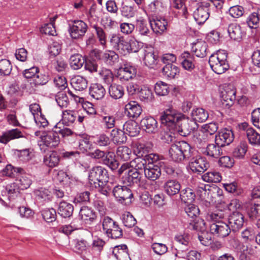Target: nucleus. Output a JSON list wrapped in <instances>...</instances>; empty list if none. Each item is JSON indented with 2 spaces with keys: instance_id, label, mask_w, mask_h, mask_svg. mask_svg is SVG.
Listing matches in <instances>:
<instances>
[{
  "instance_id": "1",
  "label": "nucleus",
  "mask_w": 260,
  "mask_h": 260,
  "mask_svg": "<svg viewBox=\"0 0 260 260\" xmlns=\"http://www.w3.org/2000/svg\"><path fill=\"white\" fill-rule=\"evenodd\" d=\"M146 159L137 157L128 162L124 163L118 170V174H124L122 181L127 185L140 183L142 173L146 167Z\"/></svg>"
},
{
  "instance_id": "2",
  "label": "nucleus",
  "mask_w": 260,
  "mask_h": 260,
  "mask_svg": "<svg viewBox=\"0 0 260 260\" xmlns=\"http://www.w3.org/2000/svg\"><path fill=\"white\" fill-rule=\"evenodd\" d=\"M183 117V115L173 108H170L163 112L160 117V120L162 125L166 126L171 133H175L178 124ZM170 133H167L163 139L169 143L170 142Z\"/></svg>"
},
{
  "instance_id": "3",
  "label": "nucleus",
  "mask_w": 260,
  "mask_h": 260,
  "mask_svg": "<svg viewBox=\"0 0 260 260\" xmlns=\"http://www.w3.org/2000/svg\"><path fill=\"white\" fill-rule=\"evenodd\" d=\"M191 148L185 141L177 142L171 145L169 150L170 158L174 161L180 162L191 157Z\"/></svg>"
},
{
  "instance_id": "4",
  "label": "nucleus",
  "mask_w": 260,
  "mask_h": 260,
  "mask_svg": "<svg viewBox=\"0 0 260 260\" xmlns=\"http://www.w3.org/2000/svg\"><path fill=\"white\" fill-rule=\"evenodd\" d=\"M228 53L225 50H218L212 54L209 59V63L213 72L221 74L227 71L230 66L228 61Z\"/></svg>"
},
{
  "instance_id": "5",
  "label": "nucleus",
  "mask_w": 260,
  "mask_h": 260,
  "mask_svg": "<svg viewBox=\"0 0 260 260\" xmlns=\"http://www.w3.org/2000/svg\"><path fill=\"white\" fill-rule=\"evenodd\" d=\"M104 233L108 238L117 239L122 237L123 231L117 222L109 216H105L102 220Z\"/></svg>"
},
{
  "instance_id": "6",
  "label": "nucleus",
  "mask_w": 260,
  "mask_h": 260,
  "mask_svg": "<svg viewBox=\"0 0 260 260\" xmlns=\"http://www.w3.org/2000/svg\"><path fill=\"white\" fill-rule=\"evenodd\" d=\"M89 181L95 187L108 182V174L106 169L102 166H95L90 170L88 175Z\"/></svg>"
},
{
  "instance_id": "7",
  "label": "nucleus",
  "mask_w": 260,
  "mask_h": 260,
  "mask_svg": "<svg viewBox=\"0 0 260 260\" xmlns=\"http://www.w3.org/2000/svg\"><path fill=\"white\" fill-rule=\"evenodd\" d=\"M88 26L82 20H74L70 24L69 32L73 39H81L87 30Z\"/></svg>"
},
{
  "instance_id": "8",
  "label": "nucleus",
  "mask_w": 260,
  "mask_h": 260,
  "mask_svg": "<svg viewBox=\"0 0 260 260\" xmlns=\"http://www.w3.org/2000/svg\"><path fill=\"white\" fill-rule=\"evenodd\" d=\"M236 90L232 85L225 86L220 91L221 101L225 107L230 108L236 100Z\"/></svg>"
},
{
  "instance_id": "9",
  "label": "nucleus",
  "mask_w": 260,
  "mask_h": 260,
  "mask_svg": "<svg viewBox=\"0 0 260 260\" xmlns=\"http://www.w3.org/2000/svg\"><path fill=\"white\" fill-rule=\"evenodd\" d=\"M209 167L206 158L199 155L190 158L188 164V167L193 172L198 173L204 172Z\"/></svg>"
},
{
  "instance_id": "10",
  "label": "nucleus",
  "mask_w": 260,
  "mask_h": 260,
  "mask_svg": "<svg viewBox=\"0 0 260 260\" xmlns=\"http://www.w3.org/2000/svg\"><path fill=\"white\" fill-rule=\"evenodd\" d=\"M137 69L131 62H125L120 67L117 72V76L121 81H128L135 77Z\"/></svg>"
},
{
  "instance_id": "11",
  "label": "nucleus",
  "mask_w": 260,
  "mask_h": 260,
  "mask_svg": "<svg viewBox=\"0 0 260 260\" xmlns=\"http://www.w3.org/2000/svg\"><path fill=\"white\" fill-rule=\"evenodd\" d=\"M210 12V5L203 2L194 11L193 18L198 24H202L209 18Z\"/></svg>"
},
{
  "instance_id": "12",
  "label": "nucleus",
  "mask_w": 260,
  "mask_h": 260,
  "mask_svg": "<svg viewBox=\"0 0 260 260\" xmlns=\"http://www.w3.org/2000/svg\"><path fill=\"white\" fill-rule=\"evenodd\" d=\"M209 229L211 234L219 238L227 237L232 230L229 225L224 221L210 223Z\"/></svg>"
},
{
  "instance_id": "13",
  "label": "nucleus",
  "mask_w": 260,
  "mask_h": 260,
  "mask_svg": "<svg viewBox=\"0 0 260 260\" xmlns=\"http://www.w3.org/2000/svg\"><path fill=\"white\" fill-rule=\"evenodd\" d=\"M197 127L198 124L194 121L185 119L183 115V117L181 118L179 124L177 125L175 132H178L182 136H186Z\"/></svg>"
},
{
  "instance_id": "14",
  "label": "nucleus",
  "mask_w": 260,
  "mask_h": 260,
  "mask_svg": "<svg viewBox=\"0 0 260 260\" xmlns=\"http://www.w3.org/2000/svg\"><path fill=\"white\" fill-rule=\"evenodd\" d=\"M40 146L45 145L49 148H55L59 143L60 139L55 129L48 132L46 134L41 137Z\"/></svg>"
},
{
  "instance_id": "15",
  "label": "nucleus",
  "mask_w": 260,
  "mask_h": 260,
  "mask_svg": "<svg viewBox=\"0 0 260 260\" xmlns=\"http://www.w3.org/2000/svg\"><path fill=\"white\" fill-rule=\"evenodd\" d=\"M113 194L117 200L121 203L133 197L131 190L126 186H115L113 189Z\"/></svg>"
},
{
  "instance_id": "16",
  "label": "nucleus",
  "mask_w": 260,
  "mask_h": 260,
  "mask_svg": "<svg viewBox=\"0 0 260 260\" xmlns=\"http://www.w3.org/2000/svg\"><path fill=\"white\" fill-rule=\"evenodd\" d=\"M233 140L234 134L233 132L226 128L219 132L215 138V143L222 147L229 145L233 142Z\"/></svg>"
},
{
  "instance_id": "17",
  "label": "nucleus",
  "mask_w": 260,
  "mask_h": 260,
  "mask_svg": "<svg viewBox=\"0 0 260 260\" xmlns=\"http://www.w3.org/2000/svg\"><path fill=\"white\" fill-rule=\"evenodd\" d=\"M150 26L153 31L157 35H161L167 29L168 22L160 17H155L149 20Z\"/></svg>"
},
{
  "instance_id": "18",
  "label": "nucleus",
  "mask_w": 260,
  "mask_h": 260,
  "mask_svg": "<svg viewBox=\"0 0 260 260\" xmlns=\"http://www.w3.org/2000/svg\"><path fill=\"white\" fill-rule=\"evenodd\" d=\"M140 49L138 42L134 39L126 41L123 39L118 50L124 55L131 52H137Z\"/></svg>"
},
{
  "instance_id": "19",
  "label": "nucleus",
  "mask_w": 260,
  "mask_h": 260,
  "mask_svg": "<svg viewBox=\"0 0 260 260\" xmlns=\"http://www.w3.org/2000/svg\"><path fill=\"white\" fill-rule=\"evenodd\" d=\"M142 111L140 105L135 101L128 102L124 106V113L129 118H138Z\"/></svg>"
},
{
  "instance_id": "20",
  "label": "nucleus",
  "mask_w": 260,
  "mask_h": 260,
  "mask_svg": "<svg viewBox=\"0 0 260 260\" xmlns=\"http://www.w3.org/2000/svg\"><path fill=\"white\" fill-rule=\"evenodd\" d=\"M24 133L18 128L7 131L0 135V142L7 144L12 140L24 138Z\"/></svg>"
},
{
  "instance_id": "21",
  "label": "nucleus",
  "mask_w": 260,
  "mask_h": 260,
  "mask_svg": "<svg viewBox=\"0 0 260 260\" xmlns=\"http://www.w3.org/2000/svg\"><path fill=\"white\" fill-rule=\"evenodd\" d=\"M228 32L231 39L238 42L240 41L246 35L245 30L237 23L230 24L228 26Z\"/></svg>"
},
{
  "instance_id": "22",
  "label": "nucleus",
  "mask_w": 260,
  "mask_h": 260,
  "mask_svg": "<svg viewBox=\"0 0 260 260\" xmlns=\"http://www.w3.org/2000/svg\"><path fill=\"white\" fill-rule=\"evenodd\" d=\"M221 147V146L215 142L214 144H209L206 147L202 148L201 152L208 156L218 158L222 154Z\"/></svg>"
},
{
  "instance_id": "23",
  "label": "nucleus",
  "mask_w": 260,
  "mask_h": 260,
  "mask_svg": "<svg viewBox=\"0 0 260 260\" xmlns=\"http://www.w3.org/2000/svg\"><path fill=\"white\" fill-rule=\"evenodd\" d=\"M228 222L233 231L240 229L244 224V216L238 212H233L229 216Z\"/></svg>"
},
{
  "instance_id": "24",
  "label": "nucleus",
  "mask_w": 260,
  "mask_h": 260,
  "mask_svg": "<svg viewBox=\"0 0 260 260\" xmlns=\"http://www.w3.org/2000/svg\"><path fill=\"white\" fill-rule=\"evenodd\" d=\"M142 127L147 133L154 134L158 131V123L152 117H146L141 121Z\"/></svg>"
},
{
  "instance_id": "25",
  "label": "nucleus",
  "mask_w": 260,
  "mask_h": 260,
  "mask_svg": "<svg viewBox=\"0 0 260 260\" xmlns=\"http://www.w3.org/2000/svg\"><path fill=\"white\" fill-rule=\"evenodd\" d=\"M182 67L186 70L191 71L195 68L194 56L188 51L183 52L180 57Z\"/></svg>"
},
{
  "instance_id": "26",
  "label": "nucleus",
  "mask_w": 260,
  "mask_h": 260,
  "mask_svg": "<svg viewBox=\"0 0 260 260\" xmlns=\"http://www.w3.org/2000/svg\"><path fill=\"white\" fill-rule=\"evenodd\" d=\"M144 54V61L145 65L150 68H155L157 63L158 57L153 49L149 48L145 50Z\"/></svg>"
},
{
  "instance_id": "27",
  "label": "nucleus",
  "mask_w": 260,
  "mask_h": 260,
  "mask_svg": "<svg viewBox=\"0 0 260 260\" xmlns=\"http://www.w3.org/2000/svg\"><path fill=\"white\" fill-rule=\"evenodd\" d=\"M145 177L151 181H155L161 175V169L157 165L150 164L144 170Z\"/></svg>"
},
{
  "instance_id": "28",
  "label": "nucleus",
  "mask_w": 260,
  "mask_h": 260,
  "mask_svg": "<svg viewBox=\"0 0 260 260\" xmlns=\"http://www.w3.org/2000/svg\"><path fill=\"white\" fill-rule=\"evenodd\" d=\"M102 61L108 66H113L119 61V55L113 50H106L102 54Z\"/></svg>"
},
{
  "instance_id": "29",
  "label": "nucleus",
  "mask_w": 260,
  "mask_h": 260,
  "mask_svg": "<svg viewBox=\"0 0 260 260\" xmlns=\"http://www.w3.org/2000/svg\"><path fill=\"white\" fill-rule=\"evenodd\" d=\"M113 254L118 260H131L126 245L116 246L114 248Z\"/></svg>"
},
{
  "instance_id": "30",
  "label": "nucleus",
  "mask_w": 260,
  "mask_h": 260,
  "mask_svg": "<svg viewBox=\"0 0 260 260\" xmlns=\"http://www.w3.org/2000/svg\"><path fill=\"white\" fill-rule=\"evenodd\" d=\"M180 184L174 179L168 180L164 184V189L166 192L170 196L178 193L180 190Z\"/></svg>"
},
{
  "instance_id": "31",
  "label": "nucleus",
  "mask_w": 260,
  "mask_h": 260,
  "mask_svg": "<svg viewBox=\"0 0 260 260\" xmlns=\"http://www.w3.org/2000/svg\"><path fill=\"white\" fill-rule=\"evenodd\" d=\"M87 246L88 242L84 239H81L76 241L75 245V252L79 254L82 259L83 256H86L88 253L90 254L89 257L91 256L92 251H90V249L87 250Z\"/></svg>"
},
{
  "instance_id": "32",
  "label": "nucleus",
  "mask_w": 260,
  "mask_h": 260,
  "mask_svg": "<svg viewBox=\"0 0 260 260\" xmlns=\"http://www.w3.org/2000/svg\"><path fill=\"white\" fill-rule=\"evenodd\" d=\"M73 206L68 202L62 201L59 203L57 212L58 214L64 218L70 217L73 212Z\"/></svg>"
},
{
  "instance_id": "33",
  "label": "nucleus",
  "mask_w": 260,
  "mask_h": 260,
  "mask_svg": "<svg viewBox=\"0 0 260 260\" xmlns=\"http://www.w3.org/2000/svg\"><path fill=\"white\" fill-rule=\"evenodd\" d=\"M207 47L206 43L200 40L192 44V50L197 57L202 58L207 55Z\"/></svg>"
},
{
  "instance_id": "34",
  "label": "nucleus",
  "mask_w": 260,
  "mask_h": 260,
  "mask_svg": "<svg viewBox=\"0 0 260 260\" xmlns=\"http://www.w3.org/2000/svg\"><path fill=\"white\" fill-rule=\"evenodd\" d=\"M87 80L81 76H75L71 80L72 87L78 91H82L87 87Z\"/></svg>"
},
{
  "instance_id": "35",
  "label": "nucleus",
  "mask_w": 260,
  "mask_h": 260,
  "mask_svg": "<svg viewBox=\"0 0 260 260\" xmlns=\"http://www.w3.org/2000/svg\"><path fill=\"white\" fill-rule=\"evenodd\" d=\"M106 90L100 84H93L89 88V94L93 98L99 100L103 99L105 95Z\"/></svg>"
},
{
  "instance_id": "36",
  "label": "nucleus",
  "mask_w": 260,
  "mask_h": 260,
  "mask_svg": "<svg viewBox=\"0 0 260 260\" xmlns=\"http://www.w3.org/2000/svg\"><path fill=\"white\" fill-rule=\"evenodd\" d=\"M192 120L197 123L205 122L209 117L208 112L202 108L193 109L191 112Z\"/></svg>"
},
{
  "instance_id": "37",
  "label": "nucleus",
  "mask_w": 260,
  "mask_h": 260,
  "mask_svg": "<svg viewBox=\"0 0 260 260\" xmlns=\"http://www.w3.org/2000/svg\"><path fill=\"white\" fill-rule=\"evenodd\" d=\"M60 158L57 153L55 151L47 154L44 157V163L49 168H54L58 166Z\"/></svg>"
},
{
  "instance_id": "38",
  "label": "nucleus",
  "mask_w": 260,
  "mask_h": 260,
  "mask_svg": "<svg viewBox=\"0 0 260 260\" xmlns=\"http://www.w3.org/2000/svg\"><path fill=\"white\" fill-rule=\"evenodd\" d=\"M110 136L113 143L117 145L125 143L127 140L125 133L119 129H113L111 132Z\"/></svg>"
},
{
  "instance_id": "39",
  "label": "nucleus",
  "mask_w": 260,
  "mask_h": 260,
  "mask_svg": "<svg viewBox=\"0 0 260 260\" xmlns=\"http://www.w3.org/2000/svg\"><path fill=\"white\" fill-rule=\"evenodd\" d=\"M78 113L75 110H66L62 112V121L63 124L70 125L76 120Z\"/></svg>"
},
{
  "instance_id": "40",
  "label": "nucleus",
  "mask_w": 260,
  "mask_h": 260,
  "mask_svg": "<svg viewBox=\"0 0 260 260\" xmlns=\"http://www.w3.org/2000/svg\"><path fill=\"white\" fill-rule=\"evenodd\" d=\"M85 61V59L79 53L72 55L69 59L71 68L75 70L80 69L83 66Z\"/></svg>"
},
{
  "instance_id": "41",
  "label": "nucleus",
  "mask_w": 260,
  "mask_h": 260,
  "mask_svg": "<svg viewBox=\"0 0 260 260\" xmlns=\"http://www.w3.org/2000/svg\"><path fill=\"white\" fill-rule=\"evenodd\" d=\"M109 93L113 99H119L124 95V89L121 85L113 84L109 86Z\"/></svg>"
},
{
  "instance_id": "42",
  "label": "nucleus",
  "mask_w": 260,
  "mask_h": 260,
  "mask_svg": "<svg viewBox=\"0 0 260 260\" xmlns=\"http://www.w3.org/2000/svg\"><path fill=\"white\" fill-rule=\"evenodd\" d=\"M123 129L125 130V132L131 137H135L137 136L140 128L137 123L133 121H129L123 125Z\"/></svg>"
},
{
  "instance_id": "43",
  "label": "nucleus",
  "mask_w": 260,
  "mask_h": 260,
  "mask_svg": "<svg viewBox=\"0 0 260 260\" xmlns=\"http://www.w3.org/2000/svg\"><path fill=\"white\" fill-rule=\"evenodd\" d=\"M202 179L207 182H219L222 179V177L219 172L212 170L204 173L202 176Z\"/></svg>"
},
{
  "instance_id": "44",
  "label": "nucleus",
  "mask_w": 260,
  "mask_h": 260,
  "mask_svg": "<svg viewBox=\"0 0 260 260\" xmlns=\"http://www.w3.org/2000/svg\"><path fill=\"white\" fill-rule=\"evenodd\" d=\"M162 72L164 76L170 79H173L179 74V69L172 63L166 64L162 69Z\"/></svg>"
},
{
  "instance_id": "45",
  "label": "nucleus",
  "mask_w": 260,
  "mask_h": 260,
  "mask_svg": "<svg viewBox=\"0 0 260 260\" xmlns=\"http://www.w3.org/2000/svg\"><path fill=\"white\" fill-rule=\"evenodd\" d=\"M103 163L107 166L112 170L117 169L119 166L118 161L116 159L113 152H108L103 160Z\"/></svg>"
},
{
  "instance_id": "46",
  "label": "nucleus",
  "mask_w": 260,
  "mask_h": 260,
  "mask_svg": "<svg viewBox=\"0 0 260 260\" xmlns=\"http://www.w3.org/2000/svg\"><path fill=\"white\" fill-rule=\"evenodd\" d=\"M105 244V242L101 239H94L92 243V248L90 249V251H92L91 255L100 256Z\"/></svg>"
},
{
  "instance_id": "47",
  "label": "nucleus",
  "mask_w": 260,
  "mask_h": 260,
  "mask_svg": "<svg viewBox=\"0 0 260 260\" xmlns=\"http://www.w3.org/2000/svg\"><path fill=\"white\" fill-rule=\"evenodd\" d=\"M225 217V214L222 211L217 210L213 212H209L206 216L207 221L212 223H216L218 222H223L222 220Z\"/></svg>"
},
{
  "instance_id": "48",
  "label": "nucleus",
  "mask_w": 260,
  "mask_h": 260,
  "mask_svg": "<svg viewBox=\"0 0 260 260\" xmlns=\"http://www.w3.org/2000/svg\"><path fill=\"white\" fill-rule=\"evenodd\" d=\"M35 193L41 202H48L51 200L52 193L47 188L41 187L35 191Z\"/></svg>"
},
{
  "instance_id": "49",
  "label": "nucleus",
  "mask_w": 260,
  "mask_h": 260,
  "mask_svg": "<svg viewBox=\"0 0 260 260\" xmlns=\"http://www.w3.org/2000/svg\"><path fill=\"white\" fill-rule=\"evenodd\" d=\"M193 140L194 144L201 150L202 148H204L203 146L208 141V136L206 135V133H204L201 131L196 134L193 137Z\"/></svg>"
},
{
  "instance_id": "50",
  "label": "nucleus",
  "mask_w": 260,
  "mask_h": 260,
  "mask_svg": "<svg viewBox=\"0 0 260 260\" xmlns=\"http://www.w3.org/2000/svg\"><path fill=\"white\" fill-rule=\"evenodd\" d=\"M180 197L182 202L190 203L194 201L196 195L191 188H186L181 191Z\"/></svg>"
},
{
  "instance_id": "51",
  "label": "nucleus",
  "mask_w": 260,
  "mask_h": 260,
  "mask_svg": "<svg viewBox=\"0 0 260 260\" xmlns=\"http://www.w3.org/2000/svg\"><path fill=\"white\" fill-rule=\"evenodd\" d=\"M246 136L250 144L252 145H260V134L254 129H248Z\"/></svg>"
},
{
  "instance_id": "52",
  "label": "nucleus",
  "mask_w": 260,
  "mask_h": 260,
  "mask_svg": "<svg viewBox=\"0 0 260 260\" xmlns=\"http://www.w3.org/2000/svg\"><path fill=\"white\" fill-rule=\"evenodd\" d=\"M49 79L50 78L48 74L40 73L39 71L30 83L34 84L35 86H42L47 84Z\"/></svg>"
},
{
  "instance_id": "53",
  "label": "nucleus",
  "mask_w": 260,
  "mask_h": 260,
  "mask_svg": "<svg viewBox=\"0 0 260 260\" xmlns=\"http://www.w3.org/2000/svg\"><path fill=\"white\" fill-rule=\"evenodd\" d=\"M154 91L158 95H167L170 91L169 85L162 81H158L155 84Z\"/></svg>"
},
{
  "instance_id": "54",
  "label": "nucleus",
  "mask_w": 260,
  "mask_h": 260,
  "mask_svg": "<svg viewBox=\"0 0 260 260\" xmlns=\"http://www.w3.org/2000/svg\"><path fill=\"white\" fill-rule=\"evenodd\" d=\"M116 154L121 160L127 161L131 158L132 150L127 146H119L117 149Z\"/></svg>"
},
{
  "instance_id": "55",
  "label": "nucleus",
  "mask_w": 260,
  "mask_h": 260,
  "mask_svg": "<svg viewBox=\"0 0 260 260\" xmlns=\"http://www.w3.org/2000/svg\"><path fill=\"white\" fill-rule=\"evenodd\" d=\"M79 214L81 218L84 220H89L92 221L96 217L93 210L87 206L82 207L80 210Z\"/></svg>"
},
{
  "instance_id": "56",
  "label": "nucleus",
  "mask_w": 260,
  "mask_h": 260,
  "mask_svg": "<svg viewBox=\"0 0 260 260\" xmlns=\"http://www.w3.org/2000/svg\"><path fill=\"white\" fill-rule=\"evenodd\" d=\"M99 74L100 78L104 83L110 84L113 82L114 76L113 73L110 69L103 68L99 71Z\"/></svg>"
},
{
  "instance_id": "57",
  "label": "nucleus",
  "mask_w": 260,
  "mask_h": 260,
  "mask_svg": "<svg viewBox=\"0 0 260 260\" xmlns=\"http://www.w3.org/2000/svg\"><path fill=\"white\" fill-rule=\"evenodd\" d=\"M18 186L16 183L8 184L6 186L5 189L3 191L8 197L9 200L17 197L19 193Z\"/></svg>"
},
{
  "instance_id": "58",
  "label": "nucleus",
  "mask_w": 260,
  "mask_h": 260,
  "mask_svg": "<svg viewBox=\"0 0 260 260\" xmlns=\"http://www.w3.org/2000/svg\"><path fill=\"white\" fill-rule=\"evenodd\" d=\"M247 213L250 218L254 219L260 216V204L251 203L247 207Z\"/></svg>"
},
{
  "instance_id": "59",
  "label": "nucleus",
  "mask_w": 260,
  "mask_h": 260,
  "mask_svg": "<svg viewBox=\"0 0 260 260\" xmlns=\"http://www.w3.org/2000/svg\"><path fill=\"white\" fill-rule=\"evenodd\" d=\"M93 28L95 29L96 37L102 46L106 47L107 35L104 29L96 25H94Z\"/></svg>"
},
{
  "instance_id": "60",
  "label": "nucleus",
  "mask_w": 260,
  "mask_h": 260,
  "mask_svg": "<svg viewBox=\"0 0 260 260\" xmlns=\"http://www.w3.org/2000/svg\"><path fill=\"white\" fill-rule=\"evenodd\" d=\"M185 0H173V6L177 9H180L179 13L184 18H187L188 13L185 6Z\"/></svg>"
},
{
  "instance_id": "61",
  "label": "nucleus",
  "mask_w": 260,
  "mask_h": 260,
  "mask_svg": "<svg viewBox=\"0 0 260 260\" xmlns=\"http://www.w3.org/2000/svg\"><path fill=\"white\" fill-rule=\"evenodd\" d=\"M139 96L142 101L147 102H151L154 98L152 90L147 87L141 88Z\"/></svg>"
},
{
  "instance_id": "62",
  "label": "nucleus",
  "mask_w": 260,
  "mask_h": 260,
  "mask_svg": "<svg viewBox=\"0 0 260 260\" xmlns=\"http://www.w3.org/2000/svg\"><path fill=\"white\" fill-rule=\"evenodd\" d=\"M43 219L47 222H52L55 220L56 213L53 208H48L42 211Z\"/></svg>"
},
{
  "instance_id": "63",
  "label": "nucleus",
  "mask_w": 260,
  "mask_h": 260,
  "mask_svg": "<svg viewBox=\"0 0 260 260\" xmlns=\"http://www.w3.org/2000/svg\"><path fill=\"white\" fill-rule=\"evenodd\" d=\"M12 66L10 61L6 59L0 60V74L1 75H9L12 71Z\"/></svg>"
},
{
  "instance_id": "64",
  "label": "nucleus",
  "mask_w": 260,
  "mask_h": 260,
  "mask_svg": "<svg viewBox=\"0 0 260 260\" xmlns=\"http://www.w3.org/2000/svg\"><path fill=\"white\" fill-rule=\"evenodd\" d=\"M55 101L57 105L61 108H67L69 104V99L66 93L59 92L55 96Z\"/></svg>"
}]
</instances>
